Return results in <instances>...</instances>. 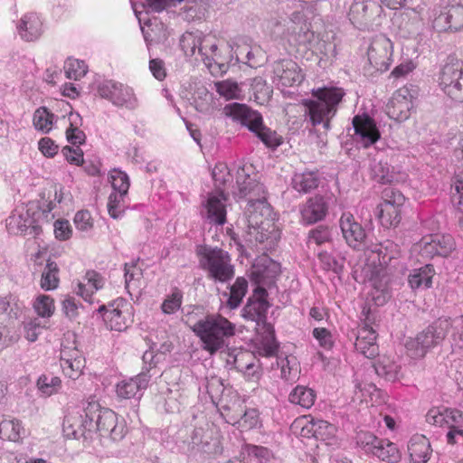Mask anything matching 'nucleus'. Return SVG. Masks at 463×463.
Segmentation results:
<instances>
[{
	"label": "nucleus",
	"mask_w": 463,
	"mask_h": 463,
	"mask_svg": "<svg viewBox=\"0 0 463 463\" xmlns=\"http://www.w3.org/2000/svg\"><path fill=\"white\" fill-rule=\"evenodd\" d=\"M341 88H318L312 90L313 99H303L305 114L312 126L322 125L325 130L330 129V121L335 116L339 103L345 96Z\"/></svg>",
	"instance_id": "f257e3e1"
},
{
	"label": "nucleus",
	"mask_w": 463,
	"mask_h": 463,
	"mask_svg": "<svg viewBox=\"0 0 463 463\" xmlns=\"http://www.w3.org/2000/svg\"><path fill=\"white\" fill-rule=\"evenodd\" d=\"M191 329L200 338L203 349L211 354L224 348L226 340L235 335V325L220 314L206 315Z\"/></svg>",
	"instance_id": "f03ea898"
},
{
	"label": "nucleus",
	"mask_w": 463,
	"mask_h": 463,
	"mask_svg": "<svg viewBox=\"0 0 463 463\" xmlns=\"http://www.w3.org/2000/svg\"><path fill=\"white\" fill-rule=\"evenodd\" d=\"M223 114L246 127L269 148L276 149L283 143V137L263 124L260 113L246 104L230 103L224 106Z\"/></svg>",
	"instance_id": "7ed1b4c3"
},
{
	"label": "nucleus",
	"mask_w": 463,
	"mask_h": 463,
	"mask_svg": "<svg viewBox=\"0 0 463 463\" xmlns=\"http://www.w3.org/2000/svg\"><path fill=\"white\" fill-rule=\"evenodd\" d=\"M195 251L199 265L207 272L209 279L222 283L232 279L234 267L231 264V257L227 251L208 245H198Z\"/></svg>",
	"instance_id": "20e7f679"
},
{
	"label": "nucleus",
	"mask_w": 463,
	"mask_h": 463,
	"mask_svg": "<svg viewBox=\"0 0 463 463\" xmlns=\"http://www.w3.org/2000/svg\"><path fill=\"white\" fill-rule=\"evenodd\" d=\"M449 325L447 317H439L414 338H410L405 345L408 354L413 359L423 358L430 350L444 341L449 332Z\"/></svg>",
	"instance_id": "39448f33"
},
{
	"label": "nucleus",
	"mask_w": 463,
	"mask_h": 463,
	"mask_svg": "<svg viewBox=\"0 0 463 463\" xmlns=\"http://www.w3.org/2000/svg\"><path fill=\"white\" fill-rule=\"evenodd\" d=\"M87 417H91L94 421L93 432H99L101 437L119 441L127 434L125 420H118V415L112 410L101 407L97 401L89 402Z\"/></svg>",
	"instance_id": "423d86ee"
},
{
	"label": "nucleus",
	"mask_w": 463,
	"mask_h": 463,
	"mask_svg": "<svg viewBox=\"0 0 463 463\" xmlns=\"http://www.w3.org/2000/svg\"><path fill=\"white\" fill-rule=\"evenodd\" d=\"M236 184L238 192L235 194L239 198H248L245 213L270 212L264 186L256 179V175L250 176L244 167H240L237 170Z\"/></svg>",
	"instance_id": "0eeeda50"
},
{
	"label": "nucleus",
	"mask_w": 463,
	"mask_h": 463,
	"mask_svg": "<svg viewBox=\"0 0 463 463\" xmlns=\"http://www.w3.org/2000/svg\"><path fill=\"white\" fill-rule=\"evenodd\" d=\"M439 85L450 99L463 103V62L448 57L439 73Z\"/></svg>",
	"instance_id": "6e6552de"
},
{
	"label": "nucleus",
	"mask_w": 463,
	"mask_h": 463,
	"mask_svg": "<svg viewBox=\"0 0 463 463\" xmlns=\"http://www.w3.org/2000/svg\"><path fill=\"white\" fill-rule=\"evenodd\" d=\"M382 11V6L376 0H353L348 17L357 29L373 31L380 24Z\"/></svg>",
	"instance_id": "1a4fd4ad"
},
{
	"label": "nucleus",
	"mask_w": 463,
	"mask_h": 463,
	"mask_svg": "<svg viewBox=\"0 0 463 463\" xmlns=\"http://www.w3.org/2000/svg\"><path fill=\"white\" fill-rule=\"evenodd\" d=\"M97 92L102 99L109 100L114 106L136 109L138 100L132 88L112 80H104L97 84Z\"/></svg>",
	"instance_id": "9d476101"
},
{
	"label": "nucleus",
	"mask_w": 463,
	"mask_h": 463,
	"mask_svg": "<svg viewBox=\"0 0 463 463\" xmlns=\"http://www.w3.org/2000/svg\"><path fill=\"white\" fill-rule=\"evenodd\" d=\"M89 402H83L81 407L69 410L64 416L62 430L66 437L79 439L85 438L87 432H93L94 421L91 417H87Z\"/></svg>",
	"instance_id": "9b49d317"
},
{
	"label": "nucleus",
	"mask_w": 463,
	"mask_h": 463,
	"mask_svg": "<svg viewBox=\"0 0 463 463\" xmlns=\"http://www.w3.org/2000/svg\"><path fill=\"white\" fill-rule=\"evenodd\" d=\"M55 204L52 202L43 203L38 201L29 202L25 206V231L22 235H30L37 237L43 232L42 226L43 223H49L54 219V214L52 213Z\"/></svg>",
	"instance_id": "f8f14e48"
},
{
	"label": "nucleus",
	"mask_w": 463,
	"mask_h": 463,
	"mask_svg": "<svg viewBox=\"0 0 463 463\" xmlns=\"http://www.w3.org/2000/svg\"><path fill=\"white\" fill-rule=\"evenodd\" d=\"M271 80L278 87L298 86L305 79V74L298 64L291 59H278L271 64Z\"/></svg>",
	"instance_id": "ddd939ff"
},
{
	"label": "nucleus",
	"mask_w": 463,
	"mask_h": 463,
	"mask_svg": "<svg viewBox=\"0 0 463 463\" xmlns=\"http://www.w3.org/2000/svg\"><path fill=\"white\" fill-rule=\"evenodd\" d=\"M371 253L369 258L373 259V262L377 260L380 267L376 271L377 275L383 274V277L391 273L392 269L397 267L401 255L399 246L391 241L375 245L371 250Z\"/></svg>",
	"instance_id": "4468645a"
},
{
	"label": "nucleus",
	"mask_w": 463,
	"mask_h": 463,
	"mask_svg": "<svg viewBox=\"0 0 463 463\" xmlns=\"http://www.w3.org/2000/svg\"><path fill=\"white\" fill-rule=\"evenodd\" d=\"M392 53V43L385 35L375 36L367 51L369 64L378 71L389 69Z\"/></svg>",
	"instance_id": "2eb2a0df"
},
{
	"label": "nucleus",
	"mask_w": 463,
	"mask_h": 463,
	"mask_svg": "<svg viewBox=\"0 0 463 463\" xmlns=\"http://www.w3.org/2000/svg\"><path fill=\"white\" fill-rule=\"evenodd\" d=\"M353 128L354 130V139L364 147H368L376 143L381 133L374 121L368 114H358L353 118Z\"/></svg>",
	"instance_id": "dca6fc26"
},
{
	"label": "nucleus",
	"mask_w": 463,
	"mask_h": 463,
	"mask_svg": "<svg viewBox=\"0 0 463 463\" xmlns=\"http://www.w3.org/2000/svg\"><path fill=\"white\" fill-rule=\"evenodd\" d=\"M268 292L263 287L258 286L254 289L253 296L248 299L242 309V317L246 319L255 321L258 326L267 325V313L269 303L267 300Z\"/></svg>",
	"instance_id": "f3484780"
},
{
	"label": "nucleus",
	"mask_w": 463,
	"mask_h": 463,
	"mask_svg": "<svg viewBox=\"0 0 463 463\" xmlns=\"http://www.w3.org/2000/svg\"><path fill=\"white\" fill-rule=\"evenodd\" d=\"M339 225L346 243L354 250H363L367 248V235L362 224L355 221L353 214L344 213Z\"/></svg>",
	"instance_id": "a211bd4d"
},
{
	"label": "nucleus",
	"mask_w": 463,
	"mask_h": 463,
	"mask_svg": "<svg viewBox=\"0 0 463 463\" xmlns=\"http://www.w3.org/2000/svg\"><path fill=\"white\" fill-rule=\"evenodd\" d=\"M413 107L412 96L407 88H401L394 92L386 106L390 118L402 122L409 118Z\"/></svg>",
	"instance_id": "6ab92c4d"
},
{
	"label": "nucleus",
	"mask_w": 463,
	"mask_h": 463,
	"mask_svg": "<svg viewBox=\"0 0 463 463\" xmlns=\"http://www.w3.org/2000/svg\"><path fill=\"white\" fill-rule=\"evenodd\" d=\"M329 203L326 198L317 194L309 197L300 206L301 222L311 225L326 218L328 213Z\"/></svg>",
	"instance_id": "aec40b11"
},
{
	"label": "nucleus",
	"mask_w": 463,
	"mask_h": 463,
	"mask_svg": "<svg viewBox=\"0 0 463 463\" xmlns=\"http://www.w3.org/2000/svg\"><path fill=\"white\" fill-rule=\"evenodd\" d=\"M433 27L439 32H457L463 27V5L444 7L433 20Z\"/></svg>",
	"instance_id": "412c9836"
},
{
	"label": "nucleus",
	"mask_w": 463,
	"mask_h": 463,
	"mask_svg": "<svg viewBox=\"0 0 463 463\" xmlns=\"http://www.w3.org/2000/svg\"><path fill=\"white\" fill-rule=\"evenodd\" d=\"M280 274L279 263L265 256L252 267L251 277L260 287L271 288Z\"/></svg>",
	"instance_id": "4be33fe9"
},
{
	"label": "nucleus",
	"mask_w": 463,
	"mask_h": 463,
	"mask_svg": "<svg viewBox=\"0 0 463 463\" xmlns=\"http://www.w3.org/2000/svg\"><path fill=\"white\" fill-rule=\"evenodd\" d=\"M127 307L123 298H117L108 306L101 305L98 312L102 315L104 322L111 330L121 332L127 328V322L123 316L122 307Z\"/></svg>",
	"instance_id": "5701e85b"
},
{
	"label": "nucleus",
	"mask_w": 463,
	"mask_h": 463,
	"mask_svg": "<svg viewBox=\"0 0 463 463\" xmlns=\"http://www.w3.org/2000/svg\"><path fill=\"white\" fill-rule=\"evenodd\" d=\"M426 421L436 427H448L463 424V412L444 406L433 407L426 414Z\"/></svg>",
	"instance_id": "b1692460"
},
{
	"label": "nucleus",
	"mask_w": 463,
	"mask_h": 463,
	"mask_svg": "<svg viewBox=\"0 0 463 463\" xmlns=\"http://www.w3.org/2000/svg\"><path fill=\"white\" fill-rule=\"evenodd\" d=\"M270 212L254 211L245 213L248 230L246 231V241L250 244L262 243L269 239V234L264 228V216H269Z\"/></svg>",
	"instance_id": "393cba45"
},
{
	"label": "nucleus",
	"mask_w": 463,
	"mask_h": 463,
	"mask_svg": "<svg viewBox=\"0 0 463 463\" xmlns=\"http://www.w3.org/2000/svg\"><path fill=\"white\" fill-rule=\"evenodd\" d=\"M336 430V427L326 420L312 419L301 426L300 435L305 438L313 437L329 444L335 439Z\"/></svg>",
	"instance_id": "a878e982"
},
{
	"label": "nucleus",
	"mask_w": 463,
	"mask_h": 463,
	"mask_svg": "<svg viewBox=\"0 0 463 463\" xmlns=\"http://www.w3.org/2000/svg\"><path fill=\"white\" fill-rule=\"evenodd\" d=\"M226 195L223 191L211 194L205 203V218L210 223L223 225L226 222Z\"/></svg>",
	"instance_id": "bb28decb"
},
{
	"label": "nucleus",
	"mask_w": 463,
	"mask_h": 463,
	"mask_svg": "<svg viewBox=\"0 0 463 463\" xmlns=\"http://www.w3.org/2000/svg\"><path fill=\"white\" fill-rule=\"evenodd\" d=\"M151 375L141 371L137 376L128 380H124L118 383L117 393L124 399H140L143 392L147 388Z\"/></svg>",
	"instance_id": "cd10ccee"
},
{
	"label": "nucleus",
	"mask_w": 463,
	"mask_h": 463,
	"mask_svg": "<svg viewBox=\"0 0 463 463\" xmlns=\"http://www.w3.org/2000/svg\"><path fill=\"white\" fill-rule=\"evenodd\" d=\"M377 334L368 325L359 328L354 344L357 352L366 358H374L379 354V347L376 344Z\"/></svg>",
	"instance_id": "c85d7f7f"
},
{
	"label": "nucleus",
	"mask_w": 463,
	"mask_h": 463,
	"mask_svg": "<svg viewBox=\"0 0 463 463\" xmlns=\"http://www.w3.org/2000/svg\"><path fill=\"white\" fill-rule=\"evenodd\" d=\"M189 447L192 451L216 454L219 451V441L203 428H194L190 435Z\"/></svg>",
	"instance_id": "c756f323"
},
{
	"label": "nucleus",
	"mask_w": 463,
	"mask_h": 463,
	"mask_svg": "<svg viewBox=\"0 0 463 463\" xmlns=\"http://www.w3.org/2000/svg\"><path fill=\"white\" fill-rule=\"evenodd\" d=\"M369 170L371 178L379 184H386L397 181L394 167L390 165L387 160L381 156H377L370 161Z\"/></svg>",
	"instance_id": "7c9ffc66"
},
{
	"label": "nucleus",
	"mask_w": 463,
	"mask_h": 463,
	"mask_svg": "<svg viewBox=\"0 0 463 463\" xmlns=\"http://www.w3.org/2000/svg\"><path fill=\"white\" fill-rule=\"evenodd\" d=\"M42 25V21L35 13H28L21 18L17 32L23 40L33 42L41 36Z\"/></svg>",
	"instance_id": "2f4dec72"
},
{
	"label": "nucleus",
	"mask_w": 463,
	"mask_h": 463,
	"mask_svg": "<svg viewBox=\"0 0 463 463\" xmlns=\"http://www.w3.org/2000/svg\"><path fill=\"white\" fill-rule=\"evenodd\" d=\"M408 451L412 463H427L431 453L430 443L425 436H414L410 440Z\"/></svg>",
	"instance_id": "473e14b6"
},
{
	"label": "nucleus",
	"mask_w": 463,
	"mask_h": 463,
	"mask_svg": "<svg viewBox=\"0 0 463 463\" xmlns=\"http://www.w3.org/2000/svg\"><path fill=\"white\" fill-rule=\"evenodd\" d=\"M378 376L388 382H395L402 376L401 364L390 356H382L373 364Z\"/></svg>",
	"instance_id": "72a5a7b5"
},
{
	"label": "nucleus",
	"mask_w": 463,
	"mask_h": 463,
	"mask_svg": "<svg viewBox=\"0 0 463 463\" xmlns=\"http://www.w3.org/2000/svg\"><path fill=\"white\" fill-rule=\"evenodd\" d=\"M320 178L317 171L306 170L295 173L291 178V185L298 193L307 194L317 188Z\"/></svg>",
	"instance_id": "f704fd0d"
},
{
	"label": "nucleus",
	"mask_w": 463,
	"mask_h": 463,
	"mask_svg": "<svg viewBox=\"0 0 463 463\" xmlns=\"http://www.w3.org/2000/svg\"><path fill=\"white\" fill-rule=\"evenodd\" d=\"M87 283H79L77 294L85 301L92 303V294L103 287V278L94 270L87 271L85 278Z\"/></svg>",
	"instance_id": "c9c22d12"
},
{
	"label": "nucleus",
	"mask_w": 463,
	"mask_h": 463,
	"mask_svg": "<svg viewBox=\"0 0 463 463\" xmlns=\"http://www.w3.org/2000/svg\"><path fill=\"white\" fill-rule=\"evenodd\" d=\"M316 398L315 391L304 385H297L288 395L290 403L298 405L306 410L310 409L314 405Z\"/></svg>",
	"instance_id": "e433bc0d"
},
{
	"label": "nucleus",
	"mask_w": 463,
	"mask_h": 463,
	"mask_svg": "<svg viewBox=\"0 0 463 463\" xmlns=\"http://www.w3.org/2000/svg\"><path fill=\"white\" fill-rule=\"evenodd\" d=\"M433 275V266L426 264L420 269H413L409 276L408 282L412 289L420 288H428L431 287Z\"/></svg>",
	"instance_id": "4c0bfd02"
},
{
	"label": "nucleus",
	"mask_w": 463,
	"mask_h": 463,
	"mask_svg": "<svg viewBox=\"0 0 463 463\" xmlns=\"http://www.w3.org/2000/svg\"><path fill=\"white\" fill-rule=\"evenodd\" d=\"M248 291V280L244 277H238L230 287V293H224L228 297L226 305L230 309L237 308Z\"/></svg>",
	"instance_id": "58836bf2"
},
{
	"label": "nucleus",
	"mask_w": 463,
	"mask_h": 463,
	"mask_svg": "<svg viewBox=\"0 0 463 463\" xmlns=\"http://www.w3.org/2000/svg\"><path fill=\"white\" fill-rule=\"evenodd\" d=\"M402 205H392L389 203H381L378 217L381 224L384 228L396 227L401 220V207Z\"/></svg>",
	"instance_id": "ea45409f"
},
{
	"label": "nucleus",
	"mask_w": 463,
	"mask_h": 463,
	"mask_svg": "<svg viewBox=\"0 0 463 463\" xmlns=\"http://www.w3.org/2000/svg\"><path fill=\"white\" fill-rule=\"evenodd\" d=\"M24 435V429L18 420H0V439L18 441Z\"/></svg>",
	"instance_id": "a19ab883"
},
{
	"label": "nucleus",
	"mask_w": 463,
	"mask_h": 463,
	"mask_svg": "<svg viewBox=\"0 0 463 463\" xmlns=\"http://www.w3.org/2000/svg\"><path fill=\"white\" fill-rule=\"evenodd\" d=\"M242 463H269L272 454L271 451L261 446L247 445L242 451ZM236 461H239L236 459Z\"/></svg>",
	"instance_id": "79ce46f5"
},
{
	"label": "nucleus",
	"mask_w": 463,
	"mask_h": 463,
	"mask_svg": "<svg viewBox=\"0 0 463 463\" xmlns=\"http://www.w3.org/2000/svg\"><path fill=\"white\" fill-rule=\"evenodd\" d=\"M372 454L389 463L398 462L401 455L396 445L388 439H381Z\"/></svg>",
	"instance_id": "37998d69"
},
{
	"label": "nucleus",
	"mask_w": 463,
	"mask_h": 463,
	"mask_svg": "<svg viewBox=\"0 0 463 463\" xmlns=\"http://www.w3.org/2000/svg\"><path fill=\"white\" fill-rule=\"evenodd\" d=\"M379 276L382 277L381 279L378 280L376 278L373 279L371 295L377 306H383L392 298V292L388 285L389 279L387 275L383 277V274H380Z\"/></svg>",
	"instance_id": "c03bdc74"
},
{
	"label": "nucleus",
	"mask_w": 463,
	"mask_h": 463,
	"mask_svg": "<svg viewBox=\"0 0 463 463\" xmlns=\"http://www.w3.org/2000/svg\"><path fill=\"white\" fill-rule=\"evenodd\" d=\"M59 268L56 262L48 260L42 274L41 287L44 290H52L58 287Z\"/></svg>",
	"instance_id": "a18cd8bd"
},
{
	"label": "nucleus",
	"mask_w": 463,
	"mask_h": 463,
	"mask_svg": "<svg viewBox=\"0 0 463 463\" xmlns=\"http://www.w3.org/2000/svg\"><path fill=\"white\" fill-rule=\"evenodd\" d=\"M218 94L226 99H239L242 96V91L238 82L232 80H225L214 83Z\"/></svg>",
	"instance_id": "49530a36"
},
{
	"label": "nucleus",
	"mask_w": 463,
	"mask_h": 463,
	"mask_svg": "<svg viewBox=\"0 0 463 463\" xmlns=\"http://www.w3.org/2000/svg\"><path fill=\"white\" fill-rule=\"evenodd\" d=\"M25 208L21 211L14 210L12 214L5 220V226L9 233L14 235H22L25 231Z\"/></svg>",
	"instance_id": "de8ad7c7"
},
{
	"label": "nucleus",
	"mask_w": 463,
	"mask_h": 463,
	"mask_svg": "<svg viewBox=\"0 0 463 463\" xmlns=\"http://www.w3.org/2000/svg\"><path fill=\"white\" fill-rule=\"evenodd\" d=\"M54 115L46 108L42 107L35 110L33 123L34 128L43 133H48L52 129Z\"/></svg>",
	"instance_id": "09e8293b"
},
{
	"label": "nucleus",
	"mask_w": 463,
	"mask_h": 463,
	"mask_svg": "<svg viewBox=\"0 0 463 463\" xmlns=\"http://www.w3.org/2000/svg\"><path fill=\"white\" fill-rule=\"evenodd\" d=\"M184 294L178 288H174L167 295L161 305V310L164 314L172 315L180 309L183 303Z\"/></svg>",
	"instance_id": "8fccbe9b"
},
{
	"label": "nucleus",
	"mask_w": 463,
	"mask_h": 463,
	"mask_svg": "<svg viewBox=\"0 0 463 463\" xmlns=\"http://www.w3.org/2000/svg\"><path fill=\"white\" fill-rule=\"evenodd\" d=\"M71 335H69L68 337L65 338V340L61 343V363L66 362L69 363L70 361H77L80 358H84L82 355V352L80 351L75 344V336L72 335L73 341H70Z\"/></svg>",
	"instance_id": "3c124183"
},
{
	"label": "nucleus",
	"mask_w": 463,
	"mask_h": 463,
	"mask_svg": "<svg viewBox=\"0 0 463 463\" xmlns=\"http://www.w3.org/2000/svg\"><path fill=\"white\" fill-rule=\"evenodd\" d=\"M37 386L43 394L50 396L58 392L61 386V381L57 376L43 374L39 377Z\"/></svg>",
	"instance_id": "603ef678"
},
{
	"label": "nucleus",
	"mask_w": 463,
	"mask_h": 463,
	"mask_svg": "<svg viewBox=\"0 0 463 463\" xmlns=\"http://www.w3.org/2000/svg\"><path fill=\"white\" fill-rule=\"evenodd\" d=\"M127 194L118 193H111L109 196L108 211L111 218L118 219L124 213L127 207L125 203V197Z\"/></svg>",
	"instance_id": "864d4df0"
},
{
	"label": "nucleus",
	"mask_w": 463,
	"mask_h": 463,
	"mask_svg": "<svg viewBox=\"0 0 463 463\" xmlns=\"http://www.w3.org/2000/svg\"><path fill=\"white\" fill-rule=\"evenodd\" d=\"M33 308L41 317H50L55 309L54 300L50 296L41 295L35 299Z\"/></svg>",
	"instance_id": "5fc2aeb1"
},
{
	"label": "nucleus",
	"mask_w": 463,
	"mask_h": 463,
	"mask_svg": "<svg viewBox=\"0 0 463 463\" xmlns=\"http://www.w3.org/2000/svg\"><path fill=\"white\" fill-rule=\"evenodd\" d=\"M64 70L67 78L77 80L86 75L87 65L83 61L70 58L65 61Z\"/></svg>",
	"instance_id": "6e6d98bb"
},
{
	"label": "nucleus",
	"mask_w": 463,
	"mask_h": 463,
	"mask_svg": "<svg viewBox=\"0 0 463 463\" xmlns=\"http://www.w3.org/2000/svg\"><path fill=\"white\" fill-rule=\"evenodd\" d=\"M212 175L217 192L222 191V187H224L232 180L230 169L228 168L227 165L223 163L216 164L213 169Z\"/></svg>",
	"instance_id": "4d7b16f0"
},
{
	"label": "nucleus",
	"mask_w": 463,
	"mask_h": 463,
	"mask_svg": "<svg viewBox=\"0 0 463 463\" xmlns=\"http://www.w3.org/2000/svg\"><path fill=\"white\" fill-rule=\"evenodd\" d=\"M332 240V232L328 226L319 225L308 232V243L321 246Z\"/></svg>",
	"instance_id": "13d9d810"
},
{
	"label": "nucleus",
	"mask_w": 463,
	"mask_h": 463,
	"mask_svg": "<svg viewBox=\"0 0 463 463\" xmlns=\"http://www.w3.org/2000/svg\"><path fill=\"white\" fill-rule=\"evenodd\" d=\"M184 0H142V6L148 13H160L168 7L175 6Z\"/></svg>",
	"instance_id": "bf43d9fd"
},
{
	"label": "nucleus",
	"mask_w": 463,
	"mask_h": 463,
	"mask_svg": "<svg viewBox=\"0 0 463 463\" xmlns=\"http://www.w3.org/2000/svg\"><path fill=\"white\" fill-rule=\"evenodd\" d=\"M433 240L441 257L449 256L456 248L455 240L449 234H438L433 237Z\"/></svg>",
	"instance_id": "052dcab7"
},
{
	"label": "nucleus",
	"mask_w": 463,
	"mask_h": 463,
	"mask_svg": "<svg viewBox=\"0 0 463 463\" xmlns=\"http://www.w3.org/2000/svg\"><path fill=\"white\" fill-rule=\"evenodd\" d=\"M111 185L114 190L113 193L121 194H128L129 189V179L126 173L122 171H114L111 175Z\"/></svg>",
	"instance_id": "680f3d73"
},
{
	"label": "nucleus",
	"mask_w": 463,
	"mask_h": 463,
	"mask_svg": "<svg viewBox=\"0 0 463 463\" xmlns=\"http://www.w3.org/2000/svg\"><path fill=\"white\" fill-rule=\"evenodd\" d=\"M201 44V36L193 33H186L183 34L180 40V45L186 55H194L196 50L199 52V45Z\"/></svg>",
	"instance_id": "e2e57ef3"
},
{
	"label": "nucleus",
	"mask_w": 463,
	"mask_h": 463,
	"mask_svg": "<svg viewBox=\"0 0 463 463\" xmlns=\"http://www.w3.org/2000/svg\"><path fill=\"white\" fill-rule=\"evenodd\" d=\"M61 367L63 373L70 379H78L85 367V358H80L77 361H70L69 363L61 362Z\"/></svg>",
	"instance_id": "0e129e2a"
},
{
	"label": "nucleus",
	"mask_w": 463,
	"mask_h": 463,
	"mask_svg": "<svg viewBox=\"0 0 463 463\" xmlns=\"http://www.w3.org/2000/svg\"><path fill=\"white\" fill-rule=\"evenodd\" d=\"M239 427L243 430H251L260 424V414L257 409L245 410L244 413L236 421Z\"/></svg>",
	"instance_id": "69168bd1"
},
{
	"label": "nucleus",
	"mask_w": 463,
	"mask_h": 463,
	"mask_svg": "<svg viewBox=\"0 0 463 463\" xmlns=\"http://www.w3.org/2000/svg\"><path fill=\"white\" fill-rule=\"evenodd\" d=\"M449 319V329H452L451 337L456 345L463 348V315L453 319Z\"/></svg>",
	"instance_id": "338daca9"
},
{
	"label": "nucleus",
	"mask_w": 463,
	"mask_h": 463,
	"mask_svg": "<svg viewBox=\"0 0 463 463\" xmlns=\"http://www.w3.org/2000/svg\"><path fill=\"white\" fill-rule=\"evenodd\" d=\"M455 193L452 194V201L458 211L462 213L458 217V226L463 231V180H457L454 184Z\"/></svg>",
	"instance_id": "774afa93"
}]
</instances>
